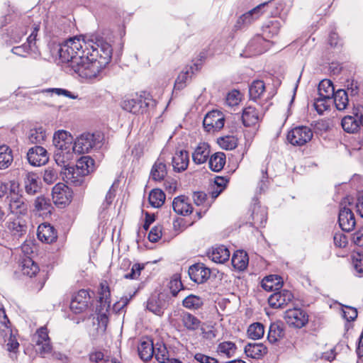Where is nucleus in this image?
I'll list each match as a JSON object with an SVG mask.
<instances>
[{"label":"nucleus","mask_w":363,"mask_h":363,"mask_svg":"<svg viewBox=\"0 0 363 363\" xmlns=\"http://www.w3.org/2000/svg\"><path fill=\"white\" fill-rule=\"evenodd\" d=\"M81 173L75 166L66 167L63 172L66 182L74 186H80L84 182L85 175Z\"/></svg>","instance_id":"obj_23"},{"label":"nucleus","mask_w":363,"mask_h":363,"mask_svg":"<svg viewBox=\"0 0 363 363\" xmlns=\"http://www.w3.org/2000/svg\"><path fill=\"white\" fill-rule=\"evenodd\" d=\"M72 143V137L68 132L61 130L54 134L53 144L57 149L56 150H60V152H67L70 150Z\"/></svg>","instance_id":"obj_17"},{"label":"nucleus","mask_w":363,"mask_h":363,"mask_svg":"<svg viewBox=\"0 0 363 363\" xmlns=\"http://www.w3.org/2000/svg\"><path fill=\"white\" fill-rule=\"evenodd\" d=\"M209 167L213 172H220L225 164V155L218 152L212 155L209 158Z\"/></svg>","instance_id":"obj_39"},{"label":"nucleus","mask_w":363,"mask_h":363,"mask_svg":"<svg viewBox=\"0 0 363 363\" xmlns=\"http://www.w3.org/2000/svg\"><path fill=\"white\" fill-rule=\"evenodd\" d=\"M165 198L166 196L161 189H154L150 192L148 200L152 207L159 208L164 204Z\"/></svg>","instance_id":"obj_42"},{"label":"nucleus","mask_w":363,"mask_h":363,"mask_svg":"<svg viewBox=\"0 0 363 363\" xmlns=\"http://www.w3.org/2000/svg\"><path fill=\"white\" fill-rule=\"evenodd\" d=\"M75 167L86 176L94 171V160L89 156H83L77 160Z\"/></svg>","instance_id":"obj_38"},{"label":"nucleus","mask_w":363,"mask_h":363,"mask_svg":"<svg viewBox=\"0 0 363 363\" xmlns=\"http://www.w3.org/2000/svg\"><path fill=\"white\" fill-rule=\"evenodd\" d=\"M37 235L40 241L46 243H52L57 238L54 227L48 223H43L38 226Z\"/></svg>","instance_id":"obj_21"},{"label":"nucleus","mask_w":363,"mask_h":363,"mask_svg":"<svg viewBox=\"0 0 363 363\" xmlns=\"http://www.w3.org/2000/svg\"><path fill=\"white\" fill-rule=\"evenodd\" d=\"M112 48L110 43L106 42L102 38L96 39V41L92 43V44H88L86 46V52L90 55V59L94 60V61L99 62L101 58L104 56V54L107 53L108 60L107 65L110 62L112 57Z\"/></svg>","instance_id":"obj_4"},{"label":"nucleus","mask_w":363,"mask_h":363,"mask_svg":"<svg viewBox=\"0 0 363 363\" xmlns=\"http://www.w3.org/2000/svg\"><path fill=\"white\" fill-rule=\"evenodd\" d=\"M236 350V346L235 343L226 341L221 342L218 345L217 352L228 358L233 356Z\"/></svg>","instance_id":"obj_49"},{"label":"nucleus","mask_w":363,"mask_h":363,"mask_svg":"<svg viewBox=\"0 0 363 363\" xmlns=\"http://www.w3.org/2000/svg\"><path fill=\"white\" fill-rule=\"evenodd\" d=\"M265 90V86L263 81H254L250 86L249 94L251 99L256 100L259 99Z\"/></svg>","instance_id":"obj_46"},{"label":"nucleus","mask_w":363,"mask_h":363,"mask_svg":"<svg viewBox=\"0 0 363 363\" xmlns=\"http://www.w3.org/2000/svg\"><path fill=\"white\" fill-rule=\"evenodd\" d=\"M335 107L339 111L345 110L349 104L347 93L344 89H338L333 96Z\"/></svg>","instance_id":"obj_41"},{"label":"nucleus","mask_w":363,"mask_h":363,"mask_svg":"<svg viewBox=\"0 0 363 363\" xmlns=\"http://www.w3.org/2000/svg\"><path fill=\"white\" fill-rule=\"evenodd\" d=\"M9 229L13 235L21 236L26 232L27 226L25 221L17 218L9 224Z\"/></svg>","instance_id":"obj_52"},{"label":"nucleus","mask_w":363,"mask_h":363,"mask_svg":"<svg viewBox=\"0 0 363 363\" xmlns=\"http://www.w3.org/2000/svg\"><path fill=\"white\" fill-rule=\"evenodd\" d=\"M210 155V147L206 143H201L192 153V160L196 164L205 163Z\"/></svg>","instance_id":"obj_26"},{"label":"nucleus","mask_w":363,"mask_h":363,"mask_svg":"<svg viewBox=\"0 0 363 363\" xmlns=\"http://www.w3.org/2000/svg\"><path fill=\"white\" fill-rule=\"evenodd\" d=\"M207 255L213 262L223 264L229 259L230 253L225 245H218L209 250Z\"/></svg>","instance_id":"obj_20"},{"label":"nucleus","mask_w":363,"mask_h":363,"mask_svg":"<svg viewBox=\"0 0 363 363\" xmlns=\"http://www.w3.org/2000/svg\"><path fill=\"white\" fill-rule=\"evenodd\" d=\"M87 44L79 38L74 37L62 43L58 50L60 58L62 62L69 63L72 68V62L77 57H82L86 52Z\"/></svg>","instance_id":"obj_2"},{"label":"nucleus","mask_w":363,"mask_h":363,"mask_svg":"<svg viewBox=\"0 0 363 363\" xmlns=\"http://www.w3.org/2000/svg\"><path fill=\"white\" fill-rule=\"evenodd\" d=\"M167 174L165 163L161 158H159L153 164L151 172V178L157 182L162 181Z\"/></svg>","instance_id":"obj_31"},{"label":"nucleus","mask_w":363,"mask_h":363,"mask_svg":"<svg viewBox=\"0 0 363 363\" xmlns=\"http://www.w3.org/2000/svg\"><path fill=\"white\" fill-rule=\"evenodd\" d=\"M284 319L286 323L294 328H301L308 322L307 313L301 308H289L284 312Z\"/></svg>","instance_id":"obj_5"},{"label":"nucleus","mask_w":363,"mask_h":363,"mask_svg":"<svg viewBox=\"0 0 363 363\" xmlns=\"http://www.w3.org/2000/svg\"><path fill=\"white\" fill-rule=\"evenodd\" d=\"M35 338L37 350L42 356L51 352L52 347L46 328L42 327L38 330Z\"/></svg>","instance_id":"obj_13"},{"label":"nucleus","mask_w":363,"mask_h":363,"mask_svg":"<svg viewBox=\"0 0 363 363\" xmlns=\"http://www.w3.org/2000/svg\"><path fill=\"white\" fill-rule=\"evenodd\" d=\"M17 185L14 181L9 182H0V198L6 195L9 191L14 193Z\"/></svg>","instance_id":"obj_64"},{"label":"nucleus","mask_w":363,"mask_h":363,"mask_svg":"<svg viewBox=\"0 0 363 363\" xmlns=\"http://www.w3.org/2000/svg\"><path fill=\"white\" fill-rule=\"evenodd\" d=\"M46 139L45 129L41 126L31 128L27 133V140L30 143L40 144Z\"/></svg>","instance_id":"obj_34"},{"label":"nucleus","mask_w":363,"mask_h":363,"mask_svg":"<svg viewBox=\"0 0 363 363\" xmlns=\"http://www.w3.org/2000/svg\"><path fill=\"white\" fill-rule=\"evenodd\" d=\"M53 202L56 205L65 206L70 203L72 198V191L63 183H57L52 191Z\"/></svg>","instance_id":"obj_8"},{"label":"nucleus","mask_w":363,"mask_h":363,"mask_svg":"<svg viewBox=\"0 0 363 363\" xmlns=\"http://www.w3.org/2000/svg\"><path fill=\"white\" fill-rule=\"evenodd\" d=\"M190 279L197 284L206 281L211 275V270L202 263L191 266L188 271Z\"/></svg>","instance_id":"obj_16"},{"label":"nucleus","mask_w":363,"mask_h":363,"mask_svg":"<svg viewBox=\"0 0 363 363\" xmlns=\"http://www.w3.org/2000/svg\"><path fill=\"white\" fill-rule=\"evenodd\" d=\"M154 101L142 95H135L133 98H127L121 102V107L123 110L130 113L138 114L146 111L150 106H152Z\"/></svg>","instance_id":"obj_3"},{"label":"nucleus","mask_w":363,"mask_h":363,"mask_svg":"<svg viewBox=\"0 0 363 363\" xmlns=\"http://www.w3.org/2000/svg\"><path fill=\"white\" fill-rule=\"evenodd\" d=\"M261 284L265 291H276L281 288L283 280L280 276L272 274L264 277Z\"/></svg>","instance_id":"obj_30"},{"label":"nucleus","mask_w":363,"mask_h":363,"mask_svg":"<svg viewBox=\"0 0 363 363\" xmlns=\"http://www.w3.org/2000/svg\"><path fill=\"white\" fill-rule=\"evenodd\" d=\"M35 211L40 214H45L50 212L51 204L49 199L44 196H38L34 202Z\"/></svg>","instance_id":"obj_47"},{"label":"nucleus","mask_w":363,"mask_h":363,"mask_svg":"<svg viewBox=\"0 0 363 363\" xmlns=\"http://www.w3.org/2000/svg\"><path fill=\"white\" fill-rule=\"evenodd\" d=\"M180 319L184 327L188 330L194 331L201 326L200 320L188 312L181 313Z\"/></svg>","instance_id":"obj_32"},{"label":"nucleus","mask_w":363,"mask_h":363,"mask_svg":"<svg viewBox=\"0 0 363 363\" xmlns=\"http://www.w3.org/2000/svg\"><path fill=\"white\" fill-rule=\"evenodd\" d=\"M33 45L28 42L19 46H14L11 49V52L16 55L26 57L33 50Z\"/></svg>","instance_id":"obj_57"},{"label":"nucleus","mask_w":363,"mask_h":363,"mask_svg":"<svg viewBox=\"0 0 363 363\" xmlns=\"http://www.w3.org/2000/svg\"><path fill=\"white\" fill-rule=\"evenodd\" d=\"M352 266L359 276H363V255L359 253L353 255Z\"/></svg>","instance_id":"obj_61"},{"label":"nucleus","mask_w":363,"mask_h":363,"mask_svg":"<svg viewBox=\"0 0 363 363\" xmlns=\"http://www.w3.org/2000/svg\"><path fill=\"white\" fill-rule=\"evenodd\" d=\"M218 143L221 147L225 150H233L238 145L237 140L233 136L221 138L218 140Z\"/></svg>","instance_id":"obj_60"},{"label":"nucleus","mask_w":363,"mask_h":363,"mask_svg":"<svg viewBox=\"0 0 363 363\" xmlns=\"http://www.w3.org/2000/svg\"><path fill=\"white\" fill-rule=\"evenodd\" d=\"M338 221L342 230L347 232L352 230L356 223L352 210L347 207H343L340 210Z\"/></svg>","instance_id":"obj_18"},{"label":"nucleus","mask_w":363,"mask_h":363,"mask_svg":"<svg viewBox=\"0 0 363 363\" xmlns=\"http://www.w3.org/2000/svg\"><path fill=\"white\" fill-rule=\"evenodd\" d=\"M167 303L160 296H152L147 302V309L157 315H162Z\"/></svg>","instance_id":"obj_25"},{"label":"nucleus","mask_w":363,"mask_h":363,"mask_svg":"<svg viewBox=\"0 0 363 363\" xmlns=\"http://www.w3.org/2000/svg\"><path fill=\"white\" fill-rule=\"evenodd\" d=\"M313 133L308 126H298L291 129L287 134V140L294 146H302L313 138Z\"/></svg>","instance_id":"obj_6"},{"label":"nucleus","mask_w":363,"mask_h":363,"mask_svg":"<svg viewBox=\"0 0 363 363\" xmlns=\"http://www.w3.org/2000/svg\"><path fill=\"white\" fill-rule=\"evenodd\" d=\"M110 289L106 282L101 284V290L99 292L100 305L97 307L96 311L101 321L107 320V312L110 308Z\"/></svg>","instance_id":"obj_10"},{"label":"nucleus","mask_w":363,"mask_h":363,"mask_svg":"<svg viewBox=\"0 0 363 363\" xmlns=\"http://www.w3.org/2000/svg\"><path fill=\"white\" fill-rule=\"evenodd\" d=\"M172 207L175 213L182 216H187L192 212L193 208L185 196H178L174 199Z\"/></svg>","instance_id":"obj_24"},{"label":"nucleus","mask_w":363,"mask_h":363,"mask_svg":"<svg viewBox=\"0 0 363 363\" xmlns=\"http://www.w3.org/2000/svg\"><path fill=\"white\" fill-rule=\"evenodd\" d=\"M71 153L70 150L67 152L63 151L60 152V150H55L54 153V159L56 164L60 167H63L65 169L66 167H70L68 160L70 159Z\"/></svg>","instance_id":"obj_54"},{"label":"nucleus","mask_w":363,"mask_h":363,"mask_svg":"<svg viewBox=\"0 0 363 363\" xmlns=\"http://www.w3.org/2000/svg\"><path fill=\"white\" fill-rule=\"evenodd\" d=\"M90 295L88 291L79 290L73 297L70 303V309L76 314L85 311L90 304Z\"/></svg>","instance_id":"obj_9"},{"label":"nucleus","mask_w":363,"mask_h":363,"mask_svg":"<svg viewBox=\"0 0 363 363\" xmlns=\"http://www.w3.org/2000/svg\"><path fill=\"white\" fill-rule=\"evenodd\" d=\"M280 26V22L277 20L269 21L267 24L262 27V36L260 37L258 35L249 43V48L252 47L255 43H259L262 40H267L277 35L279 32Z\"/></svg>","instance_id":"obj_15"},{"label":"nucleus","mask_w":363,"mask_h":363,"mask_svg":"<svg viewBox=\"0 0 363 363\" xmlns=\"http://www.w3.org/2000/svg\"><path fill=\"white\" fill-rule=\"evenodd\" d=\"M13 157L11 149L5 145H0V169H6L11 166Z\"/></svg>","instance_id":"obj_36"},{"label":"nucleus","mask_w":363,"mask_h":363,"mask_svg":"<svg viewBox=\"0 0 363 363\" xmlns=\"http://www.w3.org/2000/svg\"><path fill=\"white\" fill-rule=\"evenodd\" d=\"M245 352L247 357L259 359L267 353V348L261 343H249L245 347Z\"/></svg>","instance_id":"obj_29"},{"label":"nucleus","mask_w":363,"mask_h":363,"mask_svg":"<svg viewBox=\"0 0 363 363\" xmlns=\"http://www.w3.org/2000/svg\"><path fill=\"white\" fill-rule=\"evenodd\" d=\"M58 179V171L52 167L45 169L43 173V181L48 184L55 183Z\"/></svg>","instance_id":"obj_58"},{"label":"nucleus","mask_w":363,"mask_h":363,"mask_svg":"<svg viewBox=\"0 0 363 363\" xmlns=\"http://www.w3.org/2000/svg\"><path fill=\"white\" fill-rule=\"evenodd\" d=\"M25 189L28 194L34 195L39 189L40 186L38 182V176L33 172L26 174L24 179Z\"/></svg>","instance_id":"obj_35"},{"label":"nucleus","mask_w":363,"mask_h":363,"mask_svg":"<svg viewBox=\"0 0 363 363\" xmlns=\"http://www.w3.org/2000/svg\"><path fill=\"white\" fill-rule=\"evenodd\" d=\"M138 352L140 357L143 361H148L153 356L155 352V346L150 340H143L140 342L138 347Z\"/></svg>","instance_id":"obj_28"},{"label":"nucleus","mask_w":363,"mask_h":363,"mask_svg":"<svg viewBox=\"0 0 363 363\" xmlns=\"http://www.w3.org/2000/svg\"><path fill=\"white\" fill-rule=\"evenodd\" d=\"M169 289L173 296H176L179 291L182 289V283L178 275H174L169 281Z\"/></svg>","instance_id":"obj_62"},{"label":"nucleus","mask_w":363,"mask_h":363,"mask_svg":"<svg viewBox=\"0 0 363 363\" xmlns=\"http://www.w3.org/2000/svg\"><path fill=\"white\" fill-rule=\"evenodd\" d=\"M293 299V294L289 290L284 289L270 295L268 303L272 308H281L286 306Z\"/></svg>","instance_id":"obj_12"},{"label":"nucleus","mask_w":363,"mask_h":363,"mask_svg":"<svg viewBox=\"0 0 363 363\" xmlns=\"http://www.w3.org/2000/svg\"><path fill=\"white\" fill-rule=\"evenodd\" d=\"M5 342L7 341L6 347L9 352H16L19 347V343L16 338V336L13 334V331L11 329V333H8V335L4 338Z\"/></svg>","instance_id":"obj_63"},{"label":"nucleus","mask_w":363,"mask_h":363,"mask_svg":"<svg viewBox=\"0 0 363 363\" xmlns=\"http://www.w3.org/2000/svg\"><path fill=\"white\" fill-rule=\"evenodd\" d=\"M203 303V299L198 296L191 294L183 300V306L189 309H198Z\"/></svg>","instance_id":"obj_53"},{"label":"nucleus","mask_w":363,"mask_h":363,"mask_svg":"<svg viewBox=\"0 0 363 363\" xmlns=\"http://www.w3.org/2000/svg\"><path fill=\"white\" fill-rule=\"evenodd\" d=\"M241 118L245 126L250 127L257 125L262 120V115L257 108L249 106L243 109Z\"/></svg>","instance_id":"obj_19"},{"label":"nucleus","mask_w":363,"mask_h":363,"mask_svg":"<svg viewBox=\"0 0 363 363\" xmlns=\"http://www.w3.org/2000/svg\"><path fill=\"white\" fill-rule=\"evenodd\" d=\"M264 334V325L260 323H255L251 324L247 330L249 337L253 340H258L263 337Z\"/></svg>","instance_id":"obj_51"},{"label":"nucleus","mask_w":363,"mask_h":363,"mask_svg":"<svg viewBox=\"0 0 363 363\" xmlns=\"http://www.w3.org/2000/svg\"><path fill=\"white\" fill-rule=\"evenodd\" d=\"M252 225L255 228L264 227L267 220V210L265 207L255 204L251 214Z\"/></svg>","instance_id":"obj_22"},{"label":"nucleus","mask_w":363,"mask_h":363,"mask_svg":"<svg viewBox=\"0 0 363 363\" xmlns=\"http://www.w3.org/2000/svg\"><path fill=\"white\" fill-rule=\"evenodd\" d=\"M331 99H325L318 96L313 103V106L319 114H322L325 111L328 110L330 106Z\"/></svg>","instance_id":"obj_56"},{"label":"nucleus","mask_w":363,"mask_h":363,"mask_svg":"<svg viewBox=\"0 0 363 363\" xmlns=\"http://www.w3.org/2000/svg\"><path fill=\"white\" fill-rule=\"evenodd\" d=\"M107 53H105L101 58V61L98 62L90 59V55L86 52L82 57H77L72 61L71 69L82 78L95 79L107 65Z\"/></svg>","instance_id":"obj_1"},{"label":"nucleus","mask_w":363,"mask_h":363,"mask_svg":"<svg viewBox=\"0 0 363 363\" xmlns=\"http://www.w3.org/2000/svg\"><path fill=\"white\" fill-rule=\"evenodd\" d=\"M10 321L4 308H0V335L5 338L11 333Z\"/></svg>","instance_id":"obj_50"},{"label":"nucleus","mask_w":363,"mask_h":363,"mask_svg":"<svg viewBox=\"0 0 363 363\" xmlns=\"http://www.w3.org/2000/svg\"><path fill=\"white\" fill-rule=\"evenodd\" d=\"M284 335V331L281 325L278 323H271L267 339L268 340L272 342H276L279 339L282 338Z\"/></svg>","instance_id":"obj_43"},{"label":"nucleus","mask_w":363,"mask_h":363,"mask_svg":"<svg viewBox=\"0 0 363 363\" xmlns=\"http://www.w3.org/2000/svg\"><path fill=\"white\" fill-rule=\"evenodd\" d=\"M189 158L188 152L180 150L172 157V166L177 172L184 171L189 164Z\"/></svg>","instance_id":"obj_27"},{"label":"nucleus","mask_w":363,"mask_h":363,"mask_svg":"<svg viewBox=\"0 0 363 363\" xmlns=\"http://www.w3.org/2000/svg\"><path fill=\"white\" fill-rule=\"evenodd\" d=\"M225 117L223 113L218 110L208 112L203 121L205 130L208 132L218 131L224 126Z\"/></svg>","instance_id":"obj_7"},{"label":"nucleus","mask_w":363,"mask_h":363,"mask_svg":"<svg viewBox=\"0 0 363 363\" xmlns=\"http://www.w3.org/2000/svg\"><path fill=\"white\" fill-rule=\"evenodd\" d=\"M27 159L31 165L41 166L48 162L49 157L44 147L36 145L28 150Z\"/></svg>","instance_id":"obj_14"},{"label":"nucleus","mask_w":363,"mask_h":363,"mask_svg":"<svg viewBox=\"0 0 363 363\" xmlns=\"http://www.w3.org/2000/svg\"><path fill=\"white\" fill-rule=\"evenodd\" d=\"M264 4H262L249 11L248 12L242 14L238 21V24L247 26L252 23L255 20L257 19L261 15V9L265 6Z\"/></svg>","instance_id":"obj_33"},{"label":"nucleus","mask_w":363,"mask_h":363,"mask_svg":"<svg viewBox=\"0 0 363 363\" xmlns=\"http://www.w3.org/2000/svg\"><path fill=\"white\" fill-rule=\"evenodd\" d=\"M94 145V135L90 133H84L76 138L72 148L76 153L84 154L89 152Z\"/></svg>","instance_id":"obj_11"},{"label":"nucleus","mask_w":363,"mask_h":363,"mask_svg":"<svg viewBox=\"0 0 363 363\" xmlns=\"http://www.w3.org/2000/svg\"><path fill=\"white\" fill-rule=\"evenodd\" d=\"M155 357L159 363H165L169 359V353L164 346L161 343H157L155 346Z\"/></svg>","instance_id":"obj_55"},{"label":"nucleus","mask_w":363,"mask_h":363,"mask_svg":"<svg viewBox=\"0 0 363 363\" xmlns=\"http://www.w3.org/2000/svg\"><path fill=\"white\" fill-rule=\"evenodd\" d=\"M241 101V94L238 90H233L229 92L225 99V103L228 106H235L239 104Z\"/></svg>","instance_id":"obj_59"},{"label":"nucleus","mask_w":363,"mask_h":363,"mask_svg":"<svg viewBox=\"0 0 363 363\" xmlns=\"http://www.w3.org/2000/svg\"><path fill=\"white\" fill-rule=\"evenodd\" d=\"M248 256L247 253L242 250H238L233 255L232 264L238 270H244L248 264Z\"/></svg>","instance_id":"obj_37"},{"label":"nucleus","mask_w":363,"mask_h":363,"mask_svg":"<svg viewBox=\"0 0 363 363\" xmlns=\"http://www.w3.org/2000/svg\"><path fill=\"white\" fill-rule=\"evenodd\" d=\"M21 270L23 274L32 277L39 272V267L32 259L26 257L22 262Z\"/></svg>","instance_id":"obj_44"},{"label":"nucleus","mask_w":363,"mask_h":363,"mask_svg":"<svg viewBox=\"0 0 363 363\" xmlns=\"http://www.w3.org/2000/svg\"><path fill=\"white\" fill-rule=\"evenodd\" d=\"M9 207L11 211L16 214H26L28 210L27 204L23 201V199H12Z\"/></svg>","instance_id":"obj_48"},{"label":"nucleus","mask_w":363,"mask_h":363,"mask_svg":"<svg viewBox=\"0 0 363 363\" xmlns=\"http://www.w3.org/2000/svg\"><path fill=\"white\" fill-rule=\"evenodd\" d=\"M342 127L347 133H355L359 129V121L357 117L346 116L342 119Z\"/></svg>","instance_id":"obj_45"},{"label":"nucleus","mask_w":363,"mask_h":363,"mask_svg":"<svg viewBox=\"0 0 363 363\" xmlns=\"http://www.w3.org/2000/svg\"><path fill=\"white\" fill-rule=\"evenodd\" d=\"M318 96L325 99H332L335 94V89L332 82L329 79L322 80L318 87Z\"/></svg>","instance_id":"obj_40"}]
</instances>
